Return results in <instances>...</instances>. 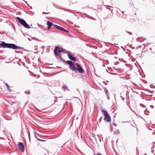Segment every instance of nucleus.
I'll return each instance as SVG.
<instances>
[{
	"label": "nucleus",
	"instance_id": "nucleus-21",
	"mask_svg": "<svg viewBox=\"0 0 155 155\" xmlns=\"http://www.w3.org/2000/svg\"><path fill=\"white\" fill-rule=\"evenodd\" d=\"M37 140H39V141H45V140L40 139H37Z\"/></svg>",
	"mask_w": 155,
	"mask_h": 155
},
{
	"label": "nucleus",
	"instance_id": "nucleus-4",
	"mask_svg": "<svg viewBox=\"0 0 155 155\" xmlns=\"http://www.w3.org/2000/svg\"><path fill=\"white\" fill-rule=\"evenodd\" d=\"M55 48H56V49L58 50V52H62L64 53H67V54L68 53H69L65 49H64L62 48H60L58 46L56 47Z\"/></svg>",
	"mask_w": 155,
	"mask_h": 155
},
{
	"label": "nucleus",
	"instance_id": "nucleus-3",
	"mask_svg": "<svg viewBox=\"0 0 155 155\" xmlns=\"http://www.w3.org/2000/svg\"><path fill=\"white\" fill-rule=\"evenodd\" d=\"M57 50L55 48L54 51V54L55 56H56V58L57 59H59L61 60H62V58L61 55L60 54V52H58Z\"/></svg>",
	"mask_w": 155,
	"mask_h": 155
},
{
	"label": "nucleus",
	"instance_id": "nucleus-19",
	"mask_svg": "<svg viewBox=\"0 0 155 155\" xmlns=\"http://www.w3.org/2000/svg\"><path fill=\"white\" fill-rule=\"evenodd\" d=\"M115 133H116V134H119V132L118 130H116V131L115 132Z\"/></svg>",
	"mask_w": 155,
	"mask_h": 155
},
{
	"label": "nucleus",
	"instance_id": "nucleus-29",
	"mask_svg": "<svg viewBox=\"0 0 155 155\" xmlns=\"http://www.w3.org/2000/svg\"><path fill=\"white\" fill-rule=\"evenodd\" d=\"M150 107L152 108H153L154 107V106L153 105H150Z\"/></svg>",
	"mask_w": 155,
	"mask_h": 155
},
{
	"label": "nucleus",
	"instance_id": "nucleus-27",
	"mask_svg": "<svg viewBox=\"0 0 155 155\" xmlns=\"http://www.w3.org/2000/svg\"><path fill=\"white\" fill-rule=\"evenodd\" d=\"M49 13H46V12H42V13L43 14H49Z\"/></svg>",
	"mask_w": 155,
	"mask_h": 155
},
{
	"label": "nucleus",
	"instance_id": "nucleus-30",
	"mask_svg": "<svg viewBox=\"0 0 155 155\" xmlns=\"http://www.w3.org/2000/svg\"><path fill=\"white\" fill-rule=\"evenodd\" d=\"M41 49H44V46H41Z\"/></svg>",
	"mask_w": 155,
	"mask_h": 155
},
{
	"label": "nucleus",
	"instance_id": "nucleus-36",
	"mask_svg": "<svg viewBox=\"0 0 155 155\" xmlns=\"http://www.w3.org/2000/svg\"><path fill=\"white\" fill-rule=\"evenodd\" d=\"M154 144H155V143H154Z\"/></svg>",
	"mask_w": 155,
	"mask_h": 155
},
{
	"label": "nucleus",
	"instance_id": "nucleus-9",
	"mask_svg": "<svg viewBox=\"0 0 155 155\" xmlns=\"http://www.w3.org/2000/svg\"><path fill=\"white\" fill-rule=\"evenodd\" d=\"M70 68L73 71H76L77 68L74 66L73 63L69 66Z\"/></svg>",
	"mask_w": 155,
	"mask_h": 155
},
{
	"label": "nucleus",
	"instance_id": "nucleus-20",
	"mask_svg": "<svg viewBox=\"0 0 155 155\" xmlns=\"http://www.w3.org/2000/svg\"><path fill=\"white\" fill-rule=\"evenodd\" d=\"M62 31H64L65 32H69V31H67V30H65L64 28L63 29V30Z\"/></svg>",
	"mask_w": 155,
	"mask_h": 155
},
{
	"label": "nucleus",
	"instance_id": "nucleus-24",
	"mask_svg": "<svg viewBox=\"0 0 155 155\" xmlns=\"http://www.w3.org/2000/svg\"><path fill=\"white\" fill-rule=\"evenodd\" d=\"M139 39H140V38H137L136 40H137V41H140V42H141L142 41H140H140L139 40Z\"/></svg>",
	"mask_w": 155,
	"mask_h": 155
},
{
	"label": "nucleus",
	"instance_id": "nucleus-17",
	"mask_svg": "<svg viewBox=\"0 0 155 155\" xmlns=\"http://www.w3.org/2000/svg\"><path fill=\"white\" fill-rule=\"evenodd\" d=\"M5 85L7 87V88H8V90L9 91H11V90L10 89V88H9V87H9V86H8V84H7V83H5Z\"/></svg>",
	"mask_w": 155,
	"mask_h": 155
},
{
	"label": "nucleus",
	"instance_id": "nucleus-35",
	"mask_svg": "<svg viewBox=\"0 0 155 155\" xmlns=\"http://www.w3.org/2000/svg\"><path fill=\"white\" fill-rule=\"evenodd\" d=\"M62 97V96L61 97ZM59 97V98H60V97Z\"/></svg>",
	"mask_w": 155,
	"mask_h": 155
},
{
	"label": "nucleus",
	"instance_id": "nucleus-31",
	"mask_svg": "<svg viewBox=\"0 0 155 155\" xmlns=\"http://www.w3.org/2000/svg\"><path fill=\"white\" fill-rule=\"evenodd\" d=\"M28 137H29V140H30V135L29 134H28Z\"/></svg>",
	"mask_w": 155,
	"mask_h": 155
},
{
	"label": "nucleus",
	"instance_id": "nucleus-14",
	"mask_svg": "<svg viewBox=\"0 0 155 155\" xmlns=\"http://www.w3.org/2000/svg\"><path fill=\"white\" fill-rule=\"evenodd\" d=\"M104 91L105 92V94L107 96H108V94H109L108 93V92L107 90V89H106V88L105 87L104 88Z\"/></svg>",
	"mask_w": 155,
	"mask_h": 155
},
{
	"label": "nucleus",
	"instance_id": "nucleus-6",
	"mask_svg": "<svg viewBox=\"0 0 155 155\" xmlns=\"http://www.w3.org/2000/svg\"><path fill=\"white\" fill-rule=\"evenodd\" d=\"M76 65L77 66V70L80 73H83L84 72V70L81 66L78 63L76 64Z\"/></svg>",
	"mask_w": 155,
	"mask_h": 155
},
{
	"label": "nucleus",
	"instance_id": "nucleus-25",
	"mask_svg": "<svg viewBox=\"0 0 155 155\" xmlns=\"http://www.w3.org/2000/svg\"><path fill=\"white\" fill-rule=\"evenodd\" d=\"M120 97L121 98L122 100L123 101H124V98L123 97H122V96H120Z\"/></svg>",
	"mask_w": 155,
	"mask_h": 155
},
{
	"label": "nucleus",
	"instance_id": "nucleus-26",
	"mask_svg": "<svg viewBox=\"0 0 155 155\" xmlns=\"http://www.w3.org/2000/svg\"><path fill=\"white\" fill-rule=\"evenodd\" d=\"M127 33L130 35H132V33L128 31V32H127Z\"/></svg>",
	"mask_w": 155,
	"mask_h": 155
},
{
	"label": "nucleus",
	"instance_id": "nucleus-34",
	"mask_svg": "<svg viewBox=\"0 0 155 155\" xmlns=\"http://www.w3.org/2000/svg\"><path fill=\"white\" fill-rule=\"evenodd\" d=\"M97 155H102V154L100 153H98Z\"/></svg>",
	"mask_w": 155,
	"mask_h": 155
},
{
	"label": "nucleus",
	"instance_id": "nucleus-32",
	"mask_svg": "<svg viewBox=\"0 0 155 155\" xmlns=\"http://www.w3.org/2000/svg\"><path fill=\"white\" fill-rule=\"evenodd\" d=\"M107 96V98L109 100L110 99H109V97L108 96Z\"/></svg>",
	"mask_w": 155,
	"mask_h": 155
},
{
	"label": "nucleus",
	"instance_id": "nucleus-8",
	"mask_svg": "<svg viewBox=\"0 0 155 155\" xmlns=\"http://www.w3.org/2000/svg\"><path fill=\"white\" fill-rule=\"evenodd\" d=\"M104 120L107 122H110L111 120L109 114L104 116Z\"/></svg>",
	"mask_w": 155,
	"mask_h": 155
},
{
	"label": "nucleus",
	"instance_id": "nucleus-12",
	"mask_svg": "<svg viewBox=\"0 0 155 155\" xmlns=\"http://www.w3.org/2000/svg\"><path fill=\"white\" fill-rule=\"evenodd\" d=\"M62 90H63L64 91H65L66 90H68L69 91V90L67 86H66L65 85H63L62 87Z\"/></svg>",
	"mask_w": 155,
	"mask_h": 155
},
{
	"label": "nucleus",
	"instance_id": "nucleus-1",
	"mask_svg": "<svg viewBox=\"0 0 155 155\" xmlns=\"http://www.w3.org/2000/svg\"><path fill=\"white\" fill-rule=\"evenodd\" d=\"M0 47L3 48H8L13 49H23V48L18 47L15 44L6 43L5 42L2 41L0 44Z\"/></svg>",
	"mask_w": 155,
	"mask_h": 155
},
{
	"label": "nucleus",
	"instance_id": "nucleus-13",
	"mask_svg": "<svg viewBox=\"0 0 155 155\" xmlns=\"http://www.w3.org/2000/svg\"><path fill=\"white\" fill-rule=\"evenodd\" d=\"M101 112L102 113V114L104 115V116H106L108 114H107V113L106 111L104 110H102Z\"/></svg>",
	"mask_w": 155,
	"mask_h": 155
},
{
	"label": "nucleus",
	"instance_id": "nucleus-33",
	"mask_svg": "<svg viewBox=\"0 0 155 155\" xmlns=\"http://www.w3.org/2000/svg\"><path fill=\"white\" fill-rule=\"evenodd\" d=\"M35 137L37 139H38V137L35 136Z\"/></svg>",
	"mask_w": 155,
	"mask_h": 155
},
{
	"label": "nucleus",
	"instance_id": "nucleus-5",
	"mask_svg": "<svg viewBox=\"0 0 155 155\" xmlns=\"http://www.w3.org/2000/svg\"><path fill=\"white\" fill-rule=\"evenodd\" d=\"M18 146L20 151L22 152H24L25 150V148L24 145L22 143L20 142H19L18 144Z\"/></svg>",
	"mask_w": 155,
	"mask_h": 155
},
{
	"label": "nucleus",
	"instance_id": "nucleus-22",
	"mask_svg": "<svg viewBox=\"0 0 155 155\" xmlns=\"http://www.w3.org/2000/svg\"><path fill=\"white\" fill-rule=\"evenodd\" d=\"M106 6H107L106 8H107L108 9H109L110 10H111L110 8H107V7H111L110 6H109V5H106Z\"/></svg>",
	"mask_w": 155,
	"mask_h": 155
},
{
	"label": "nucleus",
	"instance_id": "nucleus-28",
	"mask_svg": "<svg viewBox=\"0 0 155 155\" xmlns=\"http://www.w3.org/2000/svg\"><path fill=\"white\" fill-rule=\"evenodd\" d=\"M48 152H47V153H45V155H48Z\"/></svg>",
	"mask_w": 155,
	"mask_h": 155
},
{
	"label": "nucleus",
	"instance_id": "nucleus-18",
	"mask_svg": "<svg viewBox=\"0 0 155 155\" xmlns=\"http://www.w3.org/2000/svg\"><path fill=\"white\" fill-rule=\"evenodd\" d=\"M92 136L93 137H94L95 139V140H96V138H95V136H96V135L94 134H92Z\"/></svg>",
	"mask_w": 155,
	"mask_h": 155
},
{
	"label": "nucleus",
	"instance_id": "nucleus-23",
	"mask_svg": "<svg viewBox=\"0 0 155 155\" xmlns=\"http://www.w3.org/2000/svg\"><path fill=\"white\" fill-rule=\"evenodd\" d=\"M140 105L141 107H145V105H143V104H140Z\"/></svg>",
	"mask_w": 155,
	"mask_h": 155
},
{
	"label": "nucleus",
	"instance_id": "nucleus-10",
	"mask_svg": "<svg viewBox=\"0 0 155 155\" xmlns=\"http://www.w3.org/2000/svg\"><path fill=\"white\" fill-rule=\"evenodd\" d=\"M47 25L48 26V29H49L51 26H54V25H54L53 24L52 22L49 21H47Z\"/></svg>",
	"mask_w": 155,
	"mask_h": 155
},
{
	"label": "nucleus",
	"instance_id": "nucleus-11",
	"mask_svg": "<svg viewBox=\"0 0 155 155\" xmlns=\"http://www.w3.org/2000/svg\"><path fill=\"white\" fill-rule=\"evenodd\" d=\"M54 27H55L56 28L62 31H63L64 29V28H63L56 25H54Z\"/></svg>",
	"mask_w": 155,
	"mask_h": 155
},
{
	"label": "nucleus",
	"instance_id": "nucleus-16",
	"mask_svg": "<svg viewBox=\"0 0 155 155\" xmlns=\"http://www.w3.org/2000/svg\"><path fill=\"white\" fill-rule=\"evenodd\" d=\"M66 62L69 65V66L73 63V62L70 61H66Z\"/></svg>",
	"mask_w": 155,
	"mask_h": 155
},
{
	"label": "nucleus",
	"instance_id": "nucleus-2",
	"mask_svg": "<svg viewBox=\"0 0 155 155\" xmlns=\"http://www.w3.org/2000/svg\"><path fill=\"white\" fill-rule=\"evenodd\" d=\"M16 19L25 28L29 29L30 27L29 25L27 24L26 21L23 19L21 18L18 17H16Z\"/></svg>",
	"mask_w": 155,
	"mask_h": 155
},
{
	"label": "nucleus",
	"instance_id": "nucleus-7",
	"mask_svg": "<svg viewBox=\"0 0 155 155\" xmlns=\"http://www.w3.org/2000/svg\"><path fill=\"white\" fill-rule=\"evenodd\" d=\"M68 56L69 58L71 60L74 61H76V58L74 57L70 53H68Z\"/></svg>",
	"mask_w": 155,
	"mask_h": 155
},
{
	"label": "nucleus",
	"instance_id": "nucleus-15",
	"mask_svg": "<svg viewBox=\"0 0 155 155\" xmlns=\"http://www.w3.org/2000/svg\"><path fill=\"white\" fill-rule=\"evenodd\" d=\"M151 149L152 153H155V146L152 147L151 148Z\"/></svg>",
	"mask_w": 155,
	"mask_h": 155
}]
</instances>
